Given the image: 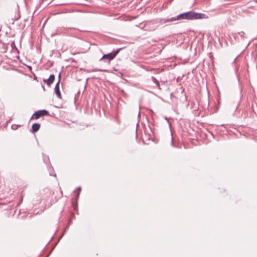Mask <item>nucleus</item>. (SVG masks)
Segmentation results:
<instances>
[{"label":"nucleus","instance_id":"obj_1","mask_svg":"<svg viewBox=\"0 0 257 257\" xmlns=\"http://www.w3.org/2000/svg\"><path fill=\"white\" fill-rule=\"evenodd\" d=\"M207 18L204 14L189 11L178 15L176 17L164 20V23L173 22L180 20H197Z\"/></svg>","mask_w":257,"mask_h":257},{"label":"nucleus","instance_id":"obj_2","mask_svg":"<svg viewBox=\"0 0 257 257\" xmlns=\"http://www.w3.org/2000/svg\"><path fill=\"white\" fill-rule=\"evenodd\" d=\"M123 49V48H120L117 49L115 50L112 51L111 53H109L107 54H104L102 57L100 59V60H105L106 59L108 62H110L111 60L113 59L117 54L119 52V51Z\"/></svg>","mask_w":257,"mask_h":257},{"label":"nucleus","instance_id":"obj_3","mask_svg":"<svg viewBox=\"0 0 257 257\" xmlns=\"http://www.w3.org/2000/svg\"><path fill=\"white\" fill-rule=\"evenodd\" d=\"M49 114V112L45 109L38 110L36 111L31 117V119L35 118L37 119L41 116H45Z\"/></svg>","mask_w":257,"mask_h":257},{"label":"nucleus","instance_id":"obj_4","mask_svg":"<svg viewBox=\"0 0 257 257\" xmlns=\"http://www.w3.org/2000/svg\"><path fill=\"white\" fill-rule=\"evenodd\" d=\"M55 80V75L54 74H51L47 79H44L43 81L46 83L47 85L50 86L54 82Z\"/></svg>","mask_w":257,"mask_h":257},{"label":"nucleus","instance_id":"obj_5","mask_svg":"<svg viewBox=\"0 0 257 257\" xmlns=\"http://www.w3.org/2000/svg\"><path fill=\"white\" fill-rule=\"evenodd\" d=\"M54 90H55V92L56 94L57 95V96L59 98L61 99L62 96H61V92H60V88H59V82H57V83L55 86Z\"/></svg>","mask_w":257,"mask_h":257},{"label":"nucleus","instance_id":"obj_6","mask_svg":"<svg viewBox=\"0 0 257 257\" xmlns=\"http://www.w3.org/2000/svg\"><path fill=\"white\" fill-rule=\"evenodd\" d=\"M40 124L38 123H35L32 125L31 132L33 133H35L38 131L40 128Z\"/></svg>","mask_w":257,"mask_h":257},{"label":"nucleus","instance_id":"obj_7","mask_svg":"<svg viewBox=\"0 0 257 257\" xmlns=\"http://www.w3.org/2000/svg\"><path fill=\"white\" fill-rule=\"evenodd\" d=\"M153 23L151 22H149L147 23L145 26V30L148 31H153L155 30L156 27L153 26L151 28H150V26L152 25Z\"/></svg>","mask_w":257,"mask_h":257},{"label":"nucleus","instance_id":"obj_8","mask_svg":"<svg viewBox=\"0 0 257 257\" xmlns=\"http://www.w3.org/2000/svg\"><path fill=\"white\" fill-rule=\"evenodd\" d=\"M81 190V188L80 187H78L75 191V192H77L76 197V201H77V199L79 198V194L80 193V191Z\"/></svg>","mask_w":257,"mask_h":257},{"label":"nucleus","instance_id":"obj_9","mask_svg":"<svg viewBox=\"0 0 257 257\" xmlns=\"http://www.w3.org/2000/svg\"><path fill=\"white\" fill-rule=\"evenodd\" d=\"M151 79H152V81L156 84L157 86H160L159 82L156 79V78L155 77L152 76L151 77Z\"/></svg>","mask_w":257,"mask_h":257},{"label":"nucleus","instance_id":"obj_10","mask_svg":"<svg viewBox=\"0 0 257 257\" xmlns=\"http://www.w3.org/2000/svg\"><path fill=\"white\" fill-rule=\"evenodd\" d=\"M238 35L241 37V38H243L244 37V33L242 31L241 32H240L238 33Z\"/></svg>","mask_w":257,"mask_h":257},{"label":"nucleus","instance_id":"obj_11","mask_svg":"<svg viewBox=\"0 0 257 257\" xmlns=\"http://www.w3.org/2000/svg\"><path fill=\"white\" fill-rule=\"evenodd\" d=\"M104 71V70H103L95 68V69H93L92 71H93V72H98V71Z\"/></svg>","mask_w":257,"mask_h":257},{"label":"nucleus","instance_id":"obj_12","mask_svg":"<svg viewBox=\"0 0 257 257\" xmlns=\"http://www.w3.org/2000/svg\"><path fill=\"white\" fill-rule=\"evenodd\" d=\"M58 82H59V84L60 83V79H61V73H60L59 74V75H58Z\"/></svg>","mask_w":257,"mask_h":257},{"label":"nucleus","instance_id":"obj_13","mask_svg":"<svg viewBox=\"0 0 257 257\" xmlns=\"http://www.w3.org/2000/svg\"><path fill=\"white\" fill-rule=\"evenodd\" d=\"M19 17H20V16H19V17H18V18H15L14 20V21H16V20H17L19 18Z\"/></svg>","mask_w":257,"mask_h":257},{"label":"nucleus","instance_id":"obj_14","mask_svg":"<svg viewBox=\"0 0 257 257\" xmlns=\"http://www.w3.org/2000/svg\"><path fill=\"white\" fill-rule=\"evenodd\" d=\"M172 144H173V138H172Z\"/></svg>","mask_w":257,"mask_h":257}]
</instances>
